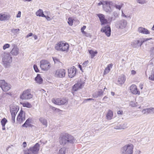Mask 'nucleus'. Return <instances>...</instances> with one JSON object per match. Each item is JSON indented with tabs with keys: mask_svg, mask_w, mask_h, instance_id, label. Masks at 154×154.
Listing matches in <instances>:
<instances>
[{
	"mask_svg": "<svg viewBox=\"0 0 154 154\" xmlns=\"http://www.w3.org/2000/svg\"><path fill=\"white\" fill-rule=\"evenodd\" d=\"M59 139L60 144L63 146L68 145L69 144H73L77 141L73 136L67 133L61 136Z\"/></svg>",
	"mask_w": 154,
	"mask_h": 154,
	"instance_id": "obj_1",
	"label": "nucleus"
},
{
	"mask_svg": "<svg viewBox=\"0 0 154 154\" xmlns=\"http://www.w3.org/2000/svg\"><path fill=\"white\" fill-rule=\"evenodd\" d=\"M12 61V57L8 54H5L2 57V63L5 68H8Z\"/></svg>",
	"mask_w": 154,
	"mask_h": 154,
	"instance_id": "obj_2",
	"label": "nucleus"
},
{
	"mask_svg": "<svg viewBox=\"0 0 154 154\" xmlns=\"http://www.w3.org/2000/svg\"><path fill=\"white\" fill-rule=\"evenodd\" d=\"M134 146L131 144L126 145L122 148L121 152L122 154H133Z\"/></svg>",
	"mask_w": 154,
	"mask_h": 154,
	"instance_id": "obj_3",
	"label": "nucleus"
},
{
	"mask_svg": "<svg viewBox=\"0 0 154 154\" xmlns=\"http://www.w3.org/2000/svg\"><path fill=\"white\" fill-rule=\"evenodd\" d=\"M39 150V145L38 143L28 150L24 151V154H37Z\"/></svg>",
	"mask_w": 154,
	"mask_h": 154,
	"instance_id": "obj_4",
	"label": "nucleus"
},
{
	"mask_svg": "<svg viewBox=\"0 0 154 154\" xmlns=\"http://www.w3.org/2000/svg\"><path fill=\"white\" fill-rule=\"evenodd\" d=\"M69 48V45L68 44L64 43L62 42L58 43L55 47V48L57 50L60 51H67Z\"/></svg>",
	"mask_w": 154,
	"mask_h": 154,
	"instance_id": "obj_5",
	"label": "nucleus"
},
{
	"mask_svg": "<svg viewBox=\"0 0 154 154\" xmlns=\"http://www.w3.org/2000/svg\"><path fill=\"white\" fill-rule=\"evenodd\" d=\"M40 66L42 70L47 71L50 69L51 65L50 63L48 61L43 60L40 62Z\"/></svg>",
	"mask_w": 154,
	"mask_h": 154,
	"instance_id": "obj_6",
	"label": "nucleus"
},
{
	"mask_svg": "<svg viewBox=\"0 0 154 154\" xmlns=\"http://www.w3.org/2000/svg\"><path fill=\"white\" fill-rule=\"evenodd\" d=\"M127 24V21L124 19L116 21L115 22L116 27L118 29H125Z\"/></svg>",
	"mask_w": 154,
	"mask_h": 154,
	"instance_id": "obj_7",
	"label": "nucleus"
},
{
	"mask_svg": "<svg viewBox=\"0 0 154 154\" xmlns=\"http://www.w3.org/2000/svg\"><path fill=\"white\" fill-rule=\"evenodd\" d=\"M20 96L22 100H28L32 98V95L31 94L30 90L27 89L23 91Z\"/></svg>",
	"mask_w": 154,
	"mask_h": 154,
	"instance_id": "obj_8",
	"label": "nucleus"
},
{
	"mask_svg": "<svg viewBox=\"0 0 154 154\" xmlns=\"http://www.w3.org/2000/svg\"><path fill=\"white\" fill-rule=\"evenodd\" d=\"M0 87L3 91L6 92L11 88V85L7 83L4 80H0Z\"/></svg>",
	"mask_w": 154,
	"mask_h": 154,
	"instance_id": "obj_9",
	"label": "nucleus"
},
{
	"mask_svg": "<svg viewBox=\"0 0 154 154\" xmlns=\"http://www.w3.org/2000/svg\"><path fill=\"white\" fill-rule=\"evenodd\" d=\"M66 72L64 69H60L57 70L55 72V76L57 78H62L65 75Z\"/></svg>",
	"mask_w": 154,
	"mask_h": 154,
	"instance_id": "obj_10",
	"label": "nucleus"
},
{
	"mask_svg": "<svg viewBox=\"0 0 154 154\" xmlns=\"http://www.w3.org/2000/svg\"><path fill=\"white\" fill-rule=\"evenodd\" d=\"M101 31L102 32H104L108 37H109L111 32L110 26L107 25L106 26H103L101 29Z\"/></svg>",
	"mask_w": 154,
	"mask_h": 154,
	"instance_id": "obj_11",
	"label": "nucleus"
},
{
	"mask_svg": "<svg viewBox=\"0 0 154 154\" xmlns=\"http://www.w3.org/2000/svg\"><path fill=\"white\" fill-rule=\"evenodd\" d=\"M52 102L54 103L57 105H61L65 104L67 102V100L65 98H57L56 99H53Z\"/></svg>",
	"mask_w": 154,
	"mask_h": 154,
	"instance_id": "obj_12",
	"label": "nucleus"
},
{
	"mask_svg": "<svg viewBox=\"0 0 154 154\" xmlns=\"http://www.w3.org/2000/svg\"><path fill=\"white\" fill-rule=\"evenodd\" d=\"M25 112L22 110H21L17 118L18 123H21L24 121L25 119Z\"/></svg>",
	"mask_w": 154,
	"mask_h": 154,
	"instance_id": "obj_13",
	"label": "nucleus"
},
{
	"mask_svg": "<svg viewBox=\"0 0 154 154\" xmlns=\"http://www.w3.org/2000/svg\"><path fill=\"white\" fill-rule=\"evenodd\" d=\"M84 82L81 81L78 82L75 84L72 87V91H77L82 88L84 85Z\"/></svg>",
	"mask_w": 154,
	"mask_h": 154,
	"instance_id": "obj_14",
	"label": "nucleus"
},
{
	"mask_svg": "<svg viewBox=\"0 0 154 154\" xmlns=\"http://www.w3.org/2000/svg\"><path fill=\"white\" fill-rule=\"evenodd\" d=\"M129 90L131 93L133 94L139 95L140 94V91L138 90L135 85H131L129 87Z\"/></svg>",
	"mask_w": 154,
	"mask_h": 154,
	"instance_id": "obj_15",
	"label": "nucleus"
},
{
	"mask_svg": "<svg viewBox=\"0 0 154 154\" xmlns=\"http://www.w3.org/2000/svg\"><path fill=\"white\" fill-rule=\"evenodd\" d=\"M76 69L74 66L68 69V76L69 78H72L75 75Z\"/></svg>",
	"mask_w": 154,
	"mask_h": 154,
	"instance_id": "obj_16",
	"label": "nucleus"
},
{
	"mask_svg": "<svg viewBox=\"0 0 154 154\" xmlns=\"http://www.w3.org/2000/svg\"><path fill=\"white\" fill-rule=\"evenodd\" d=\"M112 4L111 2L107 1V4H105L103 7V8L105 11L108 13H110L112 11V9L111 7V5Z\"/></svg>",
	"mask_w": 154,
	"mask_h": 154,
	"instance_id": "obj_17",
	"label": "nucleus"
},
{
	"mask_svg": "<svg viewBox=\"0 0 154 154\" xmlns=\"http://www.w3.org/2000/svg\"><path fill=\"white\" fill-rule=\"evenodd\" d=\"M97 16L100 19L101 25L104 26L105 24H107L108 23V20L105 18V16L103 14H97Z\"/></svg>",
	"mask_w": 154,
	"mask_h": 154,
	"instance_id": "obj_18",
	"label": "nucleus"
},
{
	"mask_svg": "<svg viewBox=\"0 0 154 154\" xmlns=\"http://www.w3.org/2000/svg\"><path fill=\"white\" fill-rule=\"evenodd\" d=\"M12 47L13 48L10 52L11 54L14 56L17 55L19 53V48L14 44H13Z\"/></svg>",
	"mask_w": 154,
	"mask_h": 154,
	"instance_id": "obj_19",
	"label": "nucleus"
},
{
	"mask_svg": "<svg viewBox=\"0 0 154 154\" xmlns=\"http://www.w3.org/2000/svg\"><path fill=\"white\" fill-rule=\"evenodd\" d=\"M11 16L8 14L5 13L0 14V21H5L9 20Z\"/></svg>",
	"mask_w": 154,
	"mask_h": 154,
	"instance_id": "obj_20",
	"label": "nucleus"
},
{
	"mask_svg": "<svg viewBox=\"0 0 154 154\" xmlns=\"http://www.w3.org/2000/svg\"><path fill=\"white\" fill-rule=\"evenodd\" d=\"M104 94H105V93L101 89H99L94 93L93 96L94 97L97 98L99 97H102Z\"/></svg>",
	"mask_w": 154,
	"mask_h": 154,
	"instance_id": "obj_21",
	"label": "nucleus"
},
{
	"mask_svg": "<svg viewBox=\"0 0 154 154\" xmlns=\"http://www.w3.org/2000/svg\"><path fill=\"white\" fill-rule=\"evenodd\" d=\"M137 31L142 34L148 35L150 34L149 31L146 29L142 27H139L137 29Z\"/></svg>",
	"mask_w": 154,
	"mask_h": 154,
	"instance_id": "obj_22",
	"label": "nucleus"
},
{
	"mask_svg": "<svg viewBox=\"0 0 154 154\" xmlns=\"http://www.w3.org/2000/svg\"><path fill=\"white\" fill-rule=\"evenodd\" d=\"M19 109L17 106H12L10 107V112L11 115L16 116Z\"/></svg>",
	"mask_w": 154,
	"mask_h": 154,
	"instance_id": "obj_23",
	"label": "nucleus"
},
{
	"mask_svg": "<svg viewBox=\"0 0 154 154\" xmlns=\"http://www.w3.org/2000/svg\"><path fill=\"white\" fill-rule=\"evenodd\" d=\"M125 76L124 75H122L118 78L117 84L118 85H122L125 82Z\"/></svg>",
	"mask_w": 154,
	"mask_h": 154,
	"instance_id": "obj_24",
	"label": "nucleus"
},
{
	"mask_svg": "<svg viewBox=\"0 0 154 154\" xmlns=\"http://www.w3.org/2000/svg\"><path fill=\"white\" fill-rule=\"evenodd\" d=\"M113 117V113L112 111L109 110L106 115V119L108 120H110Z\"/></svg>",
	"mask_w": 154,
	"mask_h": 154,
	"instance_id": "obj_25",
	"label": "nucleus"
},
{
	"mask_svg": "<svg viewBox=\"0 0 154 154\" xmlns=\"http://www.w3.org/2000/svg\"><path fill=\"white\" fill-rule=\"evenodd\" d=\"M112 63L108 65L107 67L105 68L103 72L104 75H105L108 73L111 68L112 66Z\"/></svg>",
	"mask_w": 154,
	"mask_h": 154,
	"instance_id": "obj_26",
	"label": "nucleus"
},
{
	"mask_svg": "<svg viewBox=\"0 0 154 154\" xmlns=\"http://www.w3.org/2000/svg\"><path fill=\"white\" fill-rule=\"evenodd\" d=\"M39 120L43 125L46 127L47 126V120L44 117H40L39 118Z\"/></svg>",
	"mask_w": 154,
	"mask_h": 154,
	"instance_id": "obj_27",
	"label": "nucleus"
},
{
	"mask_svg": "<svg viewBox=\"0 0 154 154\" xmlns=\"http://www.w3.org/2000/svg\"><path fill=\"white\" fill-rule=\"evenodd\" d=\"M35 80L37 83L40 84L42 83L43 80L40 75L38 74L37 76L35 78Z\"/></svg>",
	"mask_w": 154,
	"mask_h": 154,
	"instance_id": "obj_28",
	"label": "nucleus"
},
{
	"mask_svg": "<svg viewBox=\"0 0 154 154\" xmlns=\"http://www.w3.org/2000/svg\"><path fill=\"white\" fill-rule=\"evenodd\" d=\"M140 42V40H134L131 42V45L133 48H136Z\"/></svg>",
	"mask_w": 154,
	"mask_h": 154,
	"instance_id": "obj_29",
	"label": "nucleus"
},
{
	"mask_svg": "<svg viewBox=\"0 0 154 154\" xmlns=\"http://www.w3.org/2000/svg\"><path fill=\"white\" fill-rule=\"evenodd\" d=\"M36 15L37 16H38L39 17H45V15L43 13V12L42 10L41 9H39L36 12Z\"/></svg>",
	"mask_w": 154,
	"mask_h": 154,
	"instance_id": "obj_30",
	"label": "nucleus"
},
{
	"mask_svg": "<svg viewBox=\"0 0 154 154\" xmlns=\"http://www.w3.org/2000/svg\"><path fill=\"white\" fill-rule=\"evenodd\" d=\"M20 104H21L24 107L30 108L32 107V106L31 104L28 102L24 103L21 102Z\"/></svg>",
	"mask_w": 154,
	"mask_h": 154,
	"instance_id": "obj_31",
	"label": "nucleus"
},
{
	"mask_svg": "<svg viewBox=\"0 0 154 154\" xmlns=\"http://www.w3.org/2000/svg\"><path fill=\"white\" fill-rule=\"evenodd\" d=\"M31 119H28L25 122L23 125L22 126L23 127H27L29 126L31 122Z\"/></svg>",
	"mask_w": 154,
	"mask_h": 154,
	"instance_id": "obj_32",
	"label": "nucleus"
},
{
	"mask_svg": "<svg viewBox=\"0 0 154 154\" xmlns=\"http://www.w3.org/2000/svg\"><path fill=\"white\" fill-rule=\"evenodd\" d=\"M66 148L63 147L60 149L59 151V154H65L66 152Z\"/></svg>",
	"mask_w": 154,
	"mask_h": 154,
	"instance_id": "obj_33",
	"label": "nucleus"
},
{
	"mask_svg": "<svg viewBox=\"0 0 154 154\" xmlns=\"http://www.w3.org/2000/svg\"><path fill=\"white\" fill-rule=\"evenodd\" d=\"M143 114H148L150 113V109L149 108L144 109L142 111Z\"/></svg>",
	"mask_w": 154,
	"mask_h": 154,
	"instance_id": "obj_34",
	"label": "nucleus"
},
{
	"mask_svg": "<svg viewBox=\"0 0 154 154\" xmlns=\"http://www.w3.org/2000/svg\"><path fill=\"white\" fill-rule=\"evenodd\" d=\"M113 15L114 17V18L111 17L110 20V21H112L113 20H115L116 18L118 17V14L116 12L114 11L113 13Z\"/></svg>",
	"mask_w": 154,
	"mask_h": 154,
	"instance_id": "obj_35",
	"label": "nucleus"
},
{
	"mask_svg": "<svg viewBox=\"0 0 154 154\" xmlns=\"http://www.w3.org/2000/svg\"><path fill=\"white\" fill-rule=\"evenodd\" d=\"M149 80L154 81V69L152 70L151 75L149 77Z\"/></svg>",
	"mask_w": 154,
	"mask_h": 154,
	"instance_id": "obj_36",
	"label": "nucleus"
},
{
	"mask_svg": "<svg viewBox=\"0 0 154 154\" xmlns=\"http://www.w3.org/2000/svg\"><path fill=\"white\" fill-rule=\"evenodd\" d=\"M89 53L91 55V58H93L94 57L95 55L97 54V52L96 51H94L92 50H89Z\"/></svg>",
	"mask_w": 154,
	"mask_h": 154,
	"instance_id": "obj_37",
	"label": "nucleus"
},
{
	"mask_svg": "<svg viewBox=\"0 0 154 154\" xmlns=\"http://www.w3.org/2000/svg\"><path fill=\"white\" fill-rule=\"evenodd\" d=\"M68 21L67 22L69 25L72 26L73 25V19L71 17H69L68 19Z\"/></svg>",
	"mask_w": 154,
	"mask_h": 154,
	"instance_id": "obj_38",
	"label": "nucleus"
},
{
	"mask_svg": "<svg viewBox=\"0 0 154 154\" xmlns=\"http://www.w3.org/2000/svg\"><path fill=\"white\" fill-rule=\"evenodd\" d=\"M7 122V120L5 118H4L1 121V123L2 125H5Z\"/></svg>",
	"mask_w": 154,
	"mask_h": 154,
	"instance_id": "obj_39",
	"label": "nucleus"
},
{
	"mask_svg": "<svg viewBox=\"0 0 154 154\" xmlns=\"http://www.w3.org/2000/svg\"><path fill=\"white\" fill-rule=\"evenodd\" d=\"M129 105L132 107H136L137 106V103H135L134 102L131 101L130 102Z\"/></svg>",
	"mask_w": 154,
	"mask_h": 154,
	"instance_id": "obj_40",
	"label": "nucleus"
},
{
	"mask_svg": "<svg viewBox=\"0 0 154 154\" xmlns=\"http://www.w3.org/2000/svg\"><path fill=\"white\" fill-rule=\"evenodd\" d=\"M107 4V1H103L102 2H100L98 4V5L100 6L101 5H103V7L105 4Z\"/></svg>",
	"mask_w": 154,
	"mask_h": 154,
	"instance_id": "obj_41",
	"label": "nucleus"
},
{
	"mask_svg": "<svg viewBox=\"0 0 154 154\" xmlns=\"http://www.w3.org/2000/svg\"><path fill=\"white\" fill-rule=\"evenodd\" d=\"M137 2L141 5L146 3V2L145 0H138Z\"/></svg>",
	"mask_w": 154,
	"mask_h": 154,
	"instance_id": "obj_42",
	"label": "nucleus"
},
{
	"mask_svg": "<svg viewBox=\"0 0 154 154\" xmlns=\"http://www.w3.org/2000/svg\"><path fill=\"white\" fill-rule=\"evenodd\" d=\"M20 30L19 29H13L11 30V32L14 33H17Z\"/></svg>",
	"mask_w": 154,
	"mask_h": 154,
	"instance_id": "obj_43",
	"label": "nucleus"
},
{
	"mask_svg": "<svg viewBox=\"0 0 154 154\" xmlns=\"http://www.w3.org/2000/svg\"><path fill=\"white\" fill-rule=\"evenodd\" d=\"M10 45L8 44H6L4 45L3 46V49L4 50L10 47Z\"/></svg>",
	"mask_w": 154,
	"mask_h": 154,
	"instance_id": "obj_44",
	"label": "nucleus"
},
{
	"mask_svg": "<svg viewBox=\"0 0 154 154\" xmlns=\"http://www.w3.org/2000/svg\"><path fill=\"white\" fill-rule=\"evenodd\" d=\"M33 68L34 69L35 71V72H39V70L37 66L36 65H34Z\"/></svg>",
	"mask_w": 154,
	"mask_h": 154,
	"instance_id": "obj_45",
	"label": "nucleus"
},
{
	"mask_svg": "<svg viewBox=\"0 0 154 154\" xmlns=\"http://www.w3.org/2000/svg\"><path fill=\"white\" fill-rule=\"evenodd\" d=\"M88 63L89 61L88 60L85 61L82 64V65L84 67H86L87 66Z\"/></svg>",
	"mask_w": 154,
	"mask_h": 154,
	"instance_id": "obj_46",
	"label": "nucleus"
},
{
	"mask_svg": "<svg viewBox=\"0 0 154 154\" xmlns=\"http://www.w3.org/2000/svg\"><path fill=\"white\" fill-rule=\"evenodd\" d=\"M144 42H144V40H143V38L141 39H140V42L139 44V46L141 47V46L142 44Z\"/></svg>",
	"mask_w": 154,
	"mask_h": 154,
	"instance_id": "obj_47",
	"label": "nucleus"
},
{
	"mask_svg": "<svg viewBox=\"0 0 154 154\" xmlns=\"http://www.w3.org/2000/svg\"><path fill=\"white\" fill-rule=\"evenodd\" d=\"M15 116L11 115V121L13 123L15 122Z\"/></svg>",
	"mask_w": 154,
	"mask_h": 154,
	"instance_id": "obj_48",
	"label": "nucleus"
},
{
	"mask_svg": "<svg viewBox=\"0 0 154 154\" xmlns=\"http://www.w3.org/2000/svg\"><path fill=\"white\" fill-rule=\"evenodd\" d=\"M115 7L116 8V9H118L119 10H120L122 7L121 5H116Z\"/></svg>",
	"mask_w": 154,
	"mask_h": 154,
	"instance_id": "obj_49",
	"label": "nucleus"
},
{
	"mask_svg": "<svg viewBox=\"0 0 154 154\" xmlns=\"http://www.w3.org/2000/svg\"><path fill=\"white\" fill-rule=\"evenodd\" d=\"M21 12L20 11H19L17 14L16 15L17 17H21Z\"/></svg>",
	"mask_w": 154,
	"mask_h": 154,
	"instance_id": "obj_50",
	"label": "nucleus"
},
{
	"mask_svg": "<svg viewBox=\"0 0 154 154\" xmlns=\"http://www.w3.org/2000/svg\"><path fill=\"white\" fill-rule=\"evenodd\" d=\"M45 17L46 19L48 21H50L52 19L49 17L48 16H46L45 15V17Z\"/></svg>",
	"mask_w": 154,
	"mask_h": 154,
	"instance_id": "obj_51",
	"label": "nucleus"
},
{
	"mask_svg": "<svg viewBox=\"0 0 154 154\" xmlns=\"http://www.w3.org/2000/svg\"><path fill=\"white\" fill-rule=\"evenodd\" d=\"M150 109V113H154V108H149Z\"/></svg>",
	"mask_w": 154,
	"mask_h": 154,
	"instance_id": "obj_52",
	"label": "nucleus"
},
{
	"mask_svg": "<svg viewBox=\"0 0 154 154\" xmlns=\"http://www.w3.org/2000/svg\"><path fill=\"white\" fill-rule=\"evenodd\" d=\"M86 26H83L81 28V30L82 32L84 31V30L86 28Z\"/></svg>",
	"mask_w": 154,
	"mask_h": 154,
	"instance_id": "obj_53",
	"label": "nucleus"
},
{
	"mask_svg": "<svg viewBox=\"0 0 154 154\" xmlns=\"http://www.w3.org/2000/svg\"><path fill=\"white\" fill-rule=\"evenodd\" d=\"M121 15L122 17H125V18L127 17V16L126 15H125V14L123 12V11H122V13Z\"/></svg>",
	"mask_w": 154,
	"mask_h": 154,
	"instance_id": "obj_54",
	"label": "nucleus"
},
{
	"mask_svg": "<svg viewBox=\"0 0 154 154\" xmlns=\"http://www.w3.org/2000/svg\"><path fill=\"white\" fill-rule=\"evenodd\" d=\"M82 33L86 36H88V34L87 32L84 31V32H82Z\"/></svg>",
	"mask_w": 154,
	"mask_h": 154,
	"instance_id": "obj_55",
	"label": "nucleus"
},
{
	"mask_svg": "<svg viewBox=\"0 0 154 154\" xmlns=\"http://www.w3.org/2000/svg\"><path fill=\"white\" fill-rule=\"evenodd\" d=\"M143 39L144 40V42H145L148 41L150 39H152V38H143Z\"/></svg>",
	"mask_w": 154,
	"mask_h": 154,
	"instance_id": "obj_56",
	"label": "nucleus"
},
{
	"mask_svg": "<svg viewBox=\"0 0 154 154\" xmlns=\"http://www.w3.org/2000/svg\"><path fill=\"white\" fill-rule=\"evenodd\" d=\"M53 60L55 62L56 61H59V59L56 57L53 58Z\"/></svg>",
	"mask_w": 154,
	"mask_h": 154,
	"instance_id": "obj_57",
	"label": "nucleus"
},
{
	"mask_svg": "<svg viewBox=\"0 0 154 154\" xmlns=\"http://www.w3.org/2000/svg\"><path fill=\"white\" fill-rule=\"evenodd\" d=\"M32 35V33H30L26 35V37L28 38L30 36H31Z\"/></svg>",
	"mask_w": 154,
	"mask_h": 154,
	"instance_id": "obj_58",
	"label": "nucleus"
},
{
	"mask_svg": "<svg viewBox=\"0 0 154 154\" xmlns=\"http://www.w3.org/2000/svg\"><path fill=\"white\" fill-rule=\"evenodd\" d=\"M131 73L132 75H135L136 74V72L134 70H132L131 71Z\"/></svg>",
	"mask_w": 154,
	"mask_h": 154,
	"instance_id": "obj_59",
	"label": "nucleus"
},
{
	"mask_svg": "<svg viewBox=\"0 0 154 154\" xmlns=\"http://www.w3.org/2000/svg\"><path fill=\"white\" fill-rule=\"evenodd\" d=\"M150 51L152 53H154V47L151 48L150 49Z\"/></svg>",
	"mask_w": 154,
	"mask_h": 154,
	"instance_id": "obj_60",
	"label": "nucleus"
},
{
	"mask_svg": "<svg viewBox=\"0 0 154 154\" xmlns=\"http://www.w3.org/2000/svg\"><path fill=\"white\" fill-rule=\"evenodd\" d=\"M122 112L121 111H119L117 112V114L119 115H121L122 114Z\"/></svg>",
	"mask_w": 154,
	"mask_h": 154,
	"instance_id": "obj_61",
	"label": "nucleus"
},
{
	"mask_svg": "<svg viewBox=\"0 0 154 154\" xmlns=\"http://www.w3.org/2000/svg\"><path fill=\"white\" fill-rule=\"evenodd\" d=\"M52 109L54 110H58L59 109L54 107H53L52 108Z\"/></svg>",
	"mask_w": 154,
	"mask_h": 154,
	"instance_id": "obj_62",
	"label": "nucleus"
},
{
	"mask_svg": "<svg viewBox=\"0 0 154 154\" xmlns=\"http://www.w3.org/2000/svg\"><path fill=\"white\" fill-rule=\"evenodd\" d=\"M23 146L24 147H26V145H27L26 143L25 142H23Z\"/></svg>",
	"mask_w": 154,
	"mask_h": 154,
	"instance_id": "obj_63",
	"label": "nucleus"
},
{
	"mask_svg": "<svg viewBox=\"0 0 154 154\" xmlns=\"http://www.w3.org/2000/svg\"><path fill=\"white\" fill-rule=\"evenodd\" d=\"M108 97L106 96H105L103 99V100L105 101L106 100V99H107Z\"/></svg>",
	"mask_w": 154,
	"mask_h": 154,
	"instance_id": "obj_64",
	"label": "nucleus"
}]
</instances>
